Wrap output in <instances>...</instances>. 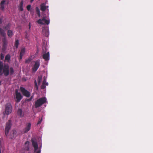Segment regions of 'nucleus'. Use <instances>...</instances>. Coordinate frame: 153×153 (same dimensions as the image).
I'll return each instance as SVG.
<instances>
[{
  "instance_id": "obj_32",
  "label": "nucleus",
  "mask_w": 153,
  "mask_h": 153,
  "mask_svg": "<svg viewBox=\"0 0 153 153\" xmlns=\"http://www.w3.org/2000/svg\"><path fill=\"white\" fill-rule=\"evenodd\" d=\"M31 61V59H28L26 60L25 62V63H28L30 62Z\"/></svg>"
},
{
  "instance_id": "obj_1",
  "label": "nucleus",
  "mask_w": 153,
  "mask_h": 153,
  "mask_svg": "<svg viewBox=\"0 0 153 153\" xmlns=\"http://www.w3.org/2000/svg\"><path fill=\"white\" fill-rule=\"evenodd\" d=\"M14 72L13 68L10 67L9 68V66L8 64L4 65L3 62L0 61V76H2L3 74L5 76H7L9 74L12 75ZM1 81L0 80V83Z\"/></svg>"
},
{
  "instance_id": "obj_29",
  "label": "nucleus",
  "mask_w": 153,
  "mask_h": 153,
  "mask_svg": "<svg viewBox=\"0 0 153 153\" xmlns=\"http://www.w3.org/2000/svg\"><path fill=\"white\" fill-rule=\"evenodd\" d=\"M42 118H41V119H39V120L38 121L37 124V125H38L41 123L42 122Z\"/></svg>"
},
{
  "instance_id": "obj_37",
  "label": "nucleus",
  "mask_w": 153,
  "mask_h": 153,
  "mask_svg": "<svg viewBox=\"0 0 153 153\" xmlns=\"http://www.w3.org/2000/svg\"><path fill=\"white\" fill-rule=\"evenodd\" d=\"M48 85V82H45V85Z\"/></svg>"
},
{
  "instance_id": "obj_11",
  "label": "nucleus",
  "mask_w": 153,
  "mask_h": 153,
  "mask_svg": "<svg viewBox=\"0 0 153 153\" xmlns=\"http://www.w3.org/2000/svg\"><path fill=\"white\" fill-rule=\"evenodd\" d=\"M31 142L33 147L34 148V152H36L38 149V145L37 142L33 140H31Z\"/></svg>"
},
{
  "instance_id": "obj_17",
  "label": "nucleus",
  "mask_w": 153,
  "mask_h": 153,
  "mask_svg": "<svg viewBox=\"0 0 153 153\" xmlns=\"http://www.w3.org/2000/svg\"><path fill=\"white\" fill-rule=\"evenodd\" d=\"M46 82V80L45 77V76L44 77V79L42 83L41 86V89H44L46 88V86L45 85V82Z\"/></svg>"
},
{
  "instance_id": "obj_8",
  "label": "nucleus",
  "mask_w": 153,
  "mask_h": 153,
  "mask_svg": "<svg viewBox=\"0 0 153 153\" xmlns=\"http://www.w3.org/2000/svg\"><path fill=\"white\" fill-rule=\"evenodd\" d=\"M3 45L2 50L3 51L6 50L7 48V41L6 37H4L2 39Z\"/></svg>"
},
{
  "instance_id": "obj_23",
  "label": "nucleus",
  "mask_w": 153,
  "mask_h": 153,
  "mask_svg": "<svg viewBox=\"0 0 153 153\" xmlns=\"http://www.w3.org/2000/svg\"><path fill=\"white\" fill-rule=\"evenodd\" d=\"M4 145L2 141L0 140V153H1L2 149H3Z\"/></svg>"
},
{
  "instance_id": "obj_31",
  "label": "nucleus",
  "mask_w": 153,
  "mask_h": 153,
  "mask_svg": "<svg viewBox=\"0 0 153 153\" xmlns=\"http://www.w3.org/2000/svg\"><path fill=\"white\" fill-rule=\"evenodd\" d=\"M4 54L2 53H1L0 54V58L1 60H3L4 59Z\"/></svg>"
},
{
  "instance_id": "obj_33",
  "label": "nucleus",
  "mask_w": 153,
  "mask_h": 153,
  "mask_svg": "<svg viewBox=\"0 0 153 153\" xmlns=\"http://www.w3.org/2000/svg\"><path fill=\"white\" fill-rule=\"evenodd\" d=\"M2 19L0 17V24H2Z\"/></svg>"
},
{
  "instance_id": "obj_2",
  "label": "nucleus",
  "mask_w": 153,
  "mask_h": 153,
  "mask_svg": "<svg viewBox=\"0 0 153 153\" xmlns=\"http://www.w3.org/2000/svg\"><path fill=\"white\" fill-rule=\"evenodd\" d=\"M46 99L45 97H43L38 99L35 102V108H37L46 102Z\"/></svg>"
},
{
  "instance_id": "obj_14",
  "label": "nucleus",
  "mask_w": 153,
  "mask_h": 153,
  "mask_svg": "<svg viewBox=\"0 0 153 153\" xmlns=\"http://www.w3.org/2000/svg\"><path fill=\"white\" fill-rule=\"evenodd\" d=\"M6 2V1L5 0H3L0 3V9L1 10H3L4 9V4Z\"/></svg>"
},
{
  "instance_id": "obj_13",
  "label": "nucleus",
  "mask_w": 153,
  "mask_h": 153,
  "mask_svg": "<svg viewBox=\"0 0 153 153\" xmlns=\"http://www.w3.org/2000/svg\"><path fill=\"white\" fill-rule=\"evenodd\" d=\"M25 48H22L21 49L20 53L19 60L21 59H22V57L25 53Z\"/></svg>"
},
{
  "instance_id": "obj_19",
  "label": "nucleus",
  "mask_w": 153,
  "mask_h": 153,
  "mask_svg": "<svg viewBox=\"0 0 153 153\" xmlns=\"http://www.w3.org/2000/svg\"><path fill=\"white\" fill-rule=\"evenodd\" d=\"M40 8H41V10L42 11H45L46 8H47V7L45 5V4H42L40 5Z\"/></svg>"
},
{
  "instance_id": "obj_15",
  "label": "nucleus",
  "mask_w": 153,
  "mask_h": 153,
  "mask_svg": "<svg viewBox=\"0 0 153 153\" xmlns=\"http://www.w3.org/2000/svg\"><path fill=\"white\" fill-rule=\"evenodd\" d=\"M23 1L22 0L21 1V2L19 5L18 6V9L21 11H22L23 10Z\"/></svg>"
},
{
  "instance_id": "obj_36",
  "label": "nucleus",
  "mask_w": 153,
  "mask_h": 153,
  "mask_svg": "<svg viewBox=\"0 0 153 153\" xmlns=\"http://www.w3.org/2000/svg\"><path fill=\"white\" fill-rule=\"evenodd\" d=\"M29 143V142L27 141L25 143V144H27V143Z\"/></svg>"
},
{
  "instance_id": "obj_30",
  "label": "nucleus",
  "mask_w": 153,
  "mask_h": 153,
  "mask_svg": "<svg viewBox=\"0 0 153 153\" xmlns=\"http://www.w3.org/2000/svg\"><path fill=\"white\" fill-rule=\"evenodd\" d=\"M31 6L30 5H28L27 6V9L28 11H30V9Z\"/></svg>"
},
{
  "instance_id": "obj_5",
  "label": "nucleus",
  "mask_w": 153,
  "mask_h": 153,
  "mask_svg": "<svg viewBox=\"0 0 153 153\" xmlns=\"http://www.w3.org/2000/svg\"><path fill=\"white\" fill-rule=\"evenodd\" d=\"M20 90L23 95L27 97H29L30 95V93L26 90L24 88L21 87Z\"/></svg>"
},
{
  "instance_id": "obj_3",
  "label": "nucleus",
  "mask_w": 153,
  "mask_h": 153,
  "mask_svg": "<svg viewBox=\"0 0 153 153\" xmlns=\"http://www.w3.org/2000/svg\"><path fill=\"white\" fill-rule=\"evenodd\" d=\"M12 110V105L10 103H7L5 105V113L7 115L10 114Z\"/></svg>"
},
{
  "instance_id": "obj_35",
  "label": "nucleus",
  "mask_w": 153,
  "mask_h": 153,
  "mask_svg": "<svg viewBox=\"0 0 153 153\" xmlns=\"http://www.w3.org/2000/svg\"><path fill=\"white\" fill-rule=\"evenodd\" d=\"M41 151L40 150H38L36 152V153H40Z\"/></svg>"
},
{
  "instance_id": "obj_10",
  "label": "nucleus",
  "mask_w": 153,
  "mask_h": 153,
  "mask_svg": "<svg viewBox=\"0 0 153 153\" xmlns=\"http://www.w3.org/2000/svg\"><path fill=\"white\" fill-rule=\"evenodd\" d=\"M31 124L30 123H27L26 124V126L24 129H23L24 133H27L30 129Z\"/></svg>"
},
{
  "instance_id": "obj_20",
  "label": "nucleus",
  "mask_w": 153,
  "mask_h": 153,
  "mask_svg": "<svg viewBox=\"0 0 153 153\" xmlns=\"http://www.w3.org/2000/svg\"><path fill=\"white\" fill-rule=\"evenodd\" d=\"M11 56L9 54H7L5 58V61H7V62H9L10 60Z\"/></svg>"
},
{
  "instance_id": "obj_7",
  "label": "nucleus",
  "mask_w": 153,
  "mask_h": 153,
  "mask_svg": "<svg viewBox=\"0 0 153 153\" xmlns=\"http://www.w3.org/2000/svg\"><path fill=\"white\" fill-rule=\"evenodd\" d=\"M40 65V61L37 60L35 62V64L32 68V71L35 72L39 68Z\"/></svg>"
},
{
  "instance_id": "obj_38",
  "label": "nucleus",
  "mask_w": 153,
  "mask_h": 153,
  "mask_svg": "<svg viewBox=\"0 0 153 153\" xmlns=\"http://www.w3.org/2000/svg\"><path fill=\"white\" fill-rule=\"evenodd\" d=\"M29 28H30V23H29Z\"/></svg>"
},
{
  "instance_id": "obj_6",
  "label": "nucleus",
  "mask_w": 153,
  "mask_h": 153,
  "mask_svg": "<svg viewBox=\"0 0 153 153\" xmlns=\"http://www.w3.org/2000/svg\"><path fill=\"white\" fill-rule=\"evenodd\" d=\"M37 22L38 24L41 25H44V24L48 25L50 23L49 20H46L45 17H43L42 19H39Z\"/></svg>"
},
{
  "instance_id": "obj_26",
  "label": "nucleus",
  "mask_w": 153,
  "mask_h": 153,
  "mask_svg": "<svg viewBox=\"0 0 153 153\" xmlns=\"http://www.w3.org/2000/svg\"><path fill=\"white\" fill-rule=\"evenodd\" d=\"M19 45V40L17 39L16 40L15 43V45L16 48H17Z\"/></svg>"
},
{
  "instance_id": "obj_28",
  "label": "nucleus",
  "mask_w": 153,
  "mask_h": 153,
  "mask_svg": "<svg viewBox=\"0 0 153 153\" xmlns=\"http://www.w3.org/2000/svg\"><path fill=\"white\" fill-rule=\"evenodd\" d=\"M10 25L9 24H7L6 26L4 27V28L6 30H8L10 28Z\"/></svg>"
},
{
  "instance_id": "obj_18",
  "label": "nucleus",
  "mask_w": 153,
  "mask_h": 153,
  "mask_svg": "<svg viewBox=\"0 0 153 153\" xmlns=\"http://www.w3.org/2000/svg\"><path fill=\"white\" fill-rule=\"evenodd\" d=\"M12 135L11 133H10L9 136V138L11 139H13L14 135L16 134V131L15 130H13L12 131Z\"/></svg>"
},
{
  "instance_id": "obj_27",
  "label": "nucleus",
  "mask_w": 153,
  "mask_h": 153,
  "mask_svg": "<svg viewBox=\"0 0 153 153\" xmlns=\"http://www.w3.org/2000/svg\"><path fill=\"white\" fill-rule=\"evenodd\" d=\"M34 83H35V88L36 90H37L38 89V87L37 85V83L36 81V80L35 79L34 81Z\"/></svg>"
},
{
  "instance_id": "obj_24",
  "label": "nucleus",
  "mask_w": 153,
  "mask_h": 153,
  "mask_svg": "<svg viewBox=\"0 0 153 153\" xmlns=\"http://www.w3.org/2000/svg\"><path fill=\"white\" fill-rule=\"evenodd\" d=\"M36 10L38 16L39 17L40 16V14L39 9L38 7H36Z\"/></svg>"
},
{
  "instance_id": "obj_9",
  "label": "nucleus",
  "mask_w": 153,
  "mask_h": 153,
  "mask_svg": "<svg viewBox=\"0 0 153 153\" xmlns=\"http://www.w3.org/2000/svg\"><path fill=\"white\" fill-rule=\"evenodd\" d=\"M22 97L19 92H18L17 90L16 91V101L18 102H19L20 100L22 99Z\"/></svg>"
},
{
  "instance_id": "obj_34",
  "label": "nucleus",
  "mask_w": 153,
  "mask_h": 153,
  "mask_svg": "<svg viewBox=\"0 0 153 153\" xmlns=\"http://www.w3.org/2000/svg\"><path fill=\"white\" fill-rule=\"evenodd\" d=\"M33 96H32L29 99V100H31L33 99Z\"/></svg>"
},
{
  "instance_id": "obj_4",
  "label": "nucleus",
  "mask_w": 153,
  "mask_h": 153,
  "mask_svg": "<svg viewBox=\"0 0 153 153\" xmlns=\"http://www.w3.org/2000/svg\"><path fill=\"white\" fill-rule=\"evenodd\" d=\"M11 126V121L10 120H9L7 122L5 127V135L6 136H7L8 134L9 131L10 129Z\"/></svg>"
},
{
  "instance_id": "obj_16",
  "label": "nucleus",
  "mask_w": 153,
  "mask_h": 153,
  "mask_svg": "<svg viewBox=\"0 0 153 153\" xmlns=\"http://www.w3.org/2000/svg\"><path fill=\"white\" fill-rule=\"evenodd\" d=\"M17 114L20 117H22L24 116V113L21 109H19L17 111Z\"/></svg>"
},
{
  "instance_id": "obj_22",
  "label": "nucleus",
  "mask_w": 153,
  "mask_h": 153,
  "mask_svg": "<svg viewBox=\"0 0 153 153\" xmlns=\"http://www.w3.org/2000/svg\"><path fill=\"white\" fill-rule=\"evenodd\" d=\"M7 35L10 38H11L13 35V34L12 30H8L7 33Z\"/></svg>"
},
{
  "instance_id": "obj_21",
  "label": "nucleus",
  "mask_w": 153,
  "mask_h": 153,
  "mask_svg": "<svg viewBox=\"0 0 153 153\" xmlns=\"http://www.w3.org/2000/svg\"><path fill=\"white\" fill-rule=\"evenodd\" d=\"M0 34L4 37H6V34L4 30L1 28H0Z\"/></svg>"
},
{
  "instance_id": "obj_12",
  "label": "nucleus",
  "mask_w": 153,
  "mask_h": 153,
  "mask_svg": "<svg viewBox=\"0 0 153 153\" xmlns=\"http://www.w3.org/2000/svg\"><path fill=\"white\" fill-rule=\"evenodd\" d=\"M43 58L45 61H48L49 59V53L48 52L44 54L42 56Z\"/></svg>"
},
{
  "instance_id": "obj_39",
  "label": "nucleus",
  "mask_w": 153,
  "mask_h": 153,
  "mask_svg": "<svg viewBox=\"0 0 153 153\" xmlns=\"http://www.w3.org/2000/svg\"><path fill=\"white\" fill-rule=\"evenodd\" d=\"M34 0H31L30 1V3H32Z\"/></svg>"
},
{
  "instance_id": "obj_25",
  "label": "nucleus",
  "mask_w": 153,
  "mask_h": 153,
  "mask_svg": "<svg viewBox=\"0 0 153 153\" xmlns=\"http://www.w3.org/2000/svg\"><path fill=\"white\" fill-rule=\"evenodd\" d=\"M42 77V76H38L37 79V81L38 83V84L40 85V83L41 82Z\"/></svg>"
}]
</instances>
